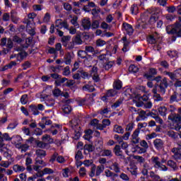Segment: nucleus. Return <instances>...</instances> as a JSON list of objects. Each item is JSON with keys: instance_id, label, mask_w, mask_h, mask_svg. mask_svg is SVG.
<instances>
[{"instance_id": "37", "label": "nucleus", "mask_w": 181, "mask_h": 181, "mask_svg": "<svg viewBox=\"0 0 181 181\" xmlns=\"http://www.w3.org/2000/svg\"><path fill=\"white\" fill-rule=\"evenodd\" d=\"M164 73L166 76H168L170 77V78H171L173 81H175V80H176L177 78V76L175 72L172 73V72L165 71Z\"/></svg>"}, {"instance_id": "52", "label": "nucleus", "mask_w": 181, "mask_h": 181, "mask_svg": "<svg viewBox=\"0 0 181 181\" xmlns=\"http://www.w3.org/2000/svg\"><path fill=\"white\" fill-rule=\"evenodd\" d=\"M121 4H122V0H116L112 6L114 9L119 8V6H121Z\"/></svg>"}, {"instance_id": "32", "label": "nucleus", "mask_w": 181, "mask_h": 181, "mask_svg": "<svg viewBox=\"0 0 181 181\" xmlns=\"http://www.w3.org/2000/svg\"><path fill=\"white\" fill-rule=\"evenodd\" d=\"M83 90L84 91H89V93H93V91H94L95 88H94V86L93 85L88 84V85L84 86L83 87Z\"/></svg>"}, {"instance_id": "42", "label": "nucleus", "mask_w": 181, "mask_h": 181, "mask_svg": "<svg viewBox=\"0 0 181 181\" xmlns=\"http://www.w3.org/2000/svg\"><path fill=\"white\" fill-rule=\"evenodd\" d=\"M0 166H1V168H5L6 169H8V168L11 166V162L2 160L0 162Z\"/></svg>"}, {"instance_id": "31", "label": "nucleus", "mask_w": 181, "mask_h": 181, "mask_svg": "<svg viewBox=\"0 0 181 181\" xmlns=\"http://www.w3.org/2000/svg\"><path fill=\"white\" fill-rule=\"evenodd\" d=\"M62 111L64 114H70L71 112V106L69 105H64L62 106Z\"/></svg>"}, {"instance_id": "55", "label": "nucleus", "mask_w": 181, "mask_h": 181, "mask_svg": "<svg viewBox=\"0 0 181 181\" xmlns=\"http://www.w3.org/2000/svg\"><path fill=\"white\" fill-rule=\"evenodd\" d=\"M84 149L88 152H93V151H94V146L91 144H86L84 146Z\"/></svg>"}, {"instance_id": "51", "label": "nucleus", "mask_w": 181, "mask_h": 181, "mask_svg": "<svg viewBox=\"0 0 181 181\" xmlns=\"http://www.w3.org/2000/svg\"><path fill=\"white\" fill-rule=\"evenodd\" d=\"M168 54L171 57V59H175L177 57V52L176 51H169L168 52Z\"/></svg>"}, {"instance_id": "46", "label": "nucleus", "mask_w": 181, "mask_h": 181, "mask_svg": "<svg viewBox=\"0 0 181 181\" xmlns=\"http://www.w3.org/2000/svg\"><path fill=\"white\" fill-rule=\"evenodd\" d=\"M106 44L105 41L104 40L98 39L96 40V46L98 47H103V46H105Z\"/></svg>"}, {"instance_id": "13", "label": "nucleus", "mask_w": 181, "mask_h": 181, "mask_svg": "<svg viewBox=\"0 0 181 181\" xmlns=\"http://www.w3.org/2000/svg\"><path fill=\"white\" fill-rule=\"evenodd\" d=\"M55 26L56 28H59V29H62V28H64L65 29L69 28V25H67V23L62 20H57L55 22Z\"/></svg>"}, {"instance_id": "22", "label": "nucleus", "mask_w": 181, "mask_h": 181, "mask_svg": "<svg viewBox=\"0 0 181 181\" xmlns=\"http://www.w3.org/2000/svg\"><path fill=\"white\" fill-rule=\"evenodd\" d=\"M180 100L181 95L178 93H174L173 95H171L170 101V103H175V101L177 103V101H180Z\"/></svg>"}, {"instance_id": "19", "label": "nucleus", "mask_w": 181, "mask_h": 181, "mask_svg": "<svg viewBox=\"0 0 181 181\" xmlns=\"http://www.w3.org/2000/svg\"><path fill=\"white\" fill-rule=\"evenodd\" d=\"M158 111L161 117H166V115H168V107H166V106L158 107Z\"/></svg>"}, {"instance_id": "12", "label": "nucleus", "mask_w": 181, "mask_h": 181, "mask_svg": "<svg viewBox=\"0 0 181 181\" xmlns=\"http://www.w3.org/2000/svg\"><path fill=\"white\" fill-rule=\"evenodd\" d=\"M91 100H93V97L91 95H87L86 99H82L78 101V105H86L87 104H91Z\"/></svg>"}, {"instance_id": "39", "label": "nucleus", "mask_w": 181, "mask_h": 181, "mask_svg": "<svg viewBox=\"0 0 181 181\" xmlns=\"http://www.w3.org/2000/svg\"><path fill=\"white\" fill-rule=\"evenodd\" d=\"M139 69H138V66L132 64V65H130L129 67V71L130 73H138L139 71Z\"/></svg>"}, {"instance_id": "56", "label": "nucleus", "mask_w": 181, "mask_h": 181, "mask_svg": "<svg viewBox=\"0 0 181 181\" xmlns=\"http://www.w3.org/2000/svg\"><path fill=\"white\" fill-rule=\"evenodd\" d=\"M119 177L120 179H122V180L129 181V177L128 176V175L124 173L120 174Z\"/></svg>"}, {"instance_id": "21", "label": "nucleus", "mask_w": 181, "mask_h": 181, "mask_svg": "<svg viewBox=\"0 0 181 181\" xmlns=\"http://www.w3.org/2000/svg\"><path fill=\"white\" fill-rule=\"evenodd\" d=\"M43 142H45V144H53L54 140L52 137H50V135L49 134H45L44 136H42V138Z\"/></svg>"}, {"instance_id": "1", "label": "nucleus", "mask_w": 181, "mask_h": 181, "mask_svg": "<svg viewBox=\"0 0 181 181\" xmlns=\"http://www.w3.org/2000/svg\"><path fill=\"white\" fill-rule=\"evenodd\" d=\"M167 135L171 139H174V148H172L171 151L173 153V158L175 160H181V141H177L179 139V133L175 132L173 130L167 131Z\"/></svg>"}, {"instance_id": "64", "label": "nucleus", "mask_w": 181, "mask_h": 181, "mask_svg": "<svg viewBox=\"0 0 181 181\" xmlns=\"http://www.w3.org/2000/svg\"><path fill=\"white\" fill-rule=\"evenodd\" d=\"M50 21V14L49 13H47L44 18H43V22H45V23H47V22Z\"/></svg>"}, {"instance_id": "62", "label": "nucleus", "mask_w": 181, "mask_h": 181, "mask_svg": "<svg viewBox=\"0 0 181 181\" xmlns=\"http://www.w3.org/2000/svg\"><path fill=\"white\" fill-rule=\"evenodd\" d=\"M140 145L142 146V148H144L145 149H148L149 148V146L148 145V142L145 140H141L140 141Z\"/></svg>"}, {"instance_id": "61", "label": "nucleus", "mask_w": 181, "mask_h": 181, "mask_svg": "<svg viewBox=\"0 0 181 181\" xmlns=\"http://www.w3.org/2000/svg\"><path fill=\"white\" fill-rule=\"evenodd\" d=\"M75 159L76 160H80L81 159H83V153H81V151H78L76 156H75Z\"/></svg>"}, {"instance_id": "45", "label": "nucleus", "mask_w": 181, "mask_h": 181, "mask_svg": "<svg viewBox=\"0 0 181 181\" xmlns=\"http://www.w3.org/2000/svg\"><path fill=\"white\" fill-rule=\"evenodd\" d=\"M52 94L54 97H60V95H62V90L57 88H55L52 91Z\"/></svg>"}, {"instance_id": "36", "label": "nucleus", "mask_w": 181, "mask_h": 181, "mask_svg": "<svg viewBox=\"0 0 181 181\" xmlns=\"http://www.w3.org/2000/svg\"><path fill=\"white\" fill-rule=\"evenodd\" d=\"M114 152L117 156H121L122 155V151H121V147L116 145L114 148Z\"/></svg>"}, {"instance_id": "5", "label": "nucleus", "mask_w": 181, "mask_h": 181, "mask_svg": "<svg viewBox=\"0 0 181 181\" xmlns=\"http://www.w3.org/2000/svg\"><path fill=\"white\" fill-rule=\"evenodd\" d=\"M0 151L1 153H3L4 156L8 157L11 153V146L9 145L4 144L3 146L1 147Z\"/></svg>"}, {"instance_id": "27", "label": "nucleus", "mask_w": 181, "mask_h": 181, "mask_svg": "<svg viewBox=\"0 0 181 181\" xmlns=\"http://www.w3.org/2000/svg\"><path fill=\"white\" fill-rule=\"evenodd\" d=\"M11 139L13 140V144H15L16 147V145L19 144V142L22 141V137H21V136L19 135H16V136H13L11 137Z\"/></svg>"}, {"instance_id": "11", "label": "nucleus", "mask_w": 181, "mask_h": 181, "mask_svg": "<svg viewBox=\"0 0 181 181\" xmlns=\"http://www.w3.org/2000/svg\"><path fill=\"white\" fill-rule=\"evenodd\" d=\"M139 129H136L132 135V142L133 144H139Z\"/></svg>"}, {"instance_id": "58", "label": "nucleus", "mask_w": 181, "mask_h": 181, "mask_svg": "<svg viewBox=\"0 0 181 181\" xmlns=\"http://www.w3.org/2000/svg\"><path fill=\"white\" fill-rule=\"evenodd\" d=\"M103 156H109V158H111V156H112V152L111 151V150H104Z\"/></svg>"}, {"instance_id": "49", "label": "nucleus", "mask_w": 181, "mask_h": 181, "mask_svg": "<svg viewBox=\"0 0 181 181\" xmlns=\"http://www.w3.org/2000/svg\"><path fill=\"white\" fill-rule=\"evenodd\" d=\"M33 170H35V172H37V174L36 175V177H37V176L40 175V172H42V171H40V169H42V166L37 165L36 164L35 165H33Z\"/></svg>"}, {"instance_id": "29", "label": "nucleus", "mask_w": 181, "mask_h": 181, "mask_svg": "<svg viewBox=\"0 0 181 181\" xmlns=\"http://www.w3.org/2000/svg\"><path fill=\"white\" fill-rule=\"evenodd\" d=\"M113 88L114 89L112 90H121V88H122V82H121V81H115V83H113Z\"/></svg>"}, {"instance_id": "26", "label": "nucleus", "mask_w": 181, "mask_h": 181, "mask_svg": "<svg viewBox=\"0 0 181 181\" xmlns=\"http://www.w3.org/2000/svg\"><path fill=\"white\" fill-rule=\"evenodd\" d=\"M113 132H116L117 134H124V129L122 127L115 124L113 128Z\"/></svg>"}, {"instance_id": "18", "label": "nucleus", "mask_w": 181, "mask_h": 181, "mask_svg": "<svg viewBox=\"0 0 181 181\" xmlns=\"http://www.w3.org/2000/svg\"><path fill=\"white\" fill-rule=\"evenodd\" d=\"M82 26L85 30H88V29L91 28V21H90L88 18L83 19L82 21Z\"/></svg>"}, {"instance_id": "3", "label": "nucleus", "mask_w": 181, "mask_h": 181, "mask_svg": "<svg viewBox=\"0 0 181 181\" xmlns=\"http://www.w3.org/2000/svg\"><path fill=\"white\" fill-rule=\"evenodd\" d=\"M151 163L156 169H159L163 172H166V170H168V167L165 165H162L160 159H159V157L158 156H153L151 158Z\"/></svg>"}, {"instance_id": "48", "label": "nucleus", "mask_w": 181, "mask_h": 181, "mask_svg": "<svg viewBox=\"0 0 181 181\" xmlns=\"http://www.w3.org/2000/svg\"><path fill=\"white\" fill-rule=\"evenodd\" d=\"M78 56L79 57H81V59H86L85 62L87 60V57H86V56H87V54L86 53L85 51H79L78 52Z\"/></svg>"}, {"instance_id": "24", "label": "nucleus", "mask_w": 181, "mask_h": 181, "mask_svg": "<svg viewBox=\"0 0 181 181\" xmlns=\"http://www.w3.org/2000/svg\"><path fill=\"white\" fill-rule=\"evenodd\" d=\"M170 33H173V35H177V36L181 37V28L180 27L177 26L171 30Z\"/></svg>"}, {"instance_id": "50", "label": "nucleus", "mask_w": 181, "mask_h": 181, "mask_svg": "<svg viewBox=\"0 0 181 181\" xmlns=\"http://www.w3.org/2000/svg\"><path fill=\"white\" fill-rule=\"evenodd\" d=\"M74 42L76 43V45H81V43H83L81 37H80V35H76L74 39Z\"/></svg>"}, {"instance_id": "38", "label": "nucleus", "mask_w": 181, "mask_h": 181, "mask_svg": "<svg viewBox=\"0 0 181 181\" xmlns=\"http://www.w3.org/2000/svg\"><path fill=\"white\" fill-rule=\"evenodd\" d=\"M104 165H98L96 168V176H100L104 172Z\"/></svg>"}, {"instance_id": "4", "label": "nucleus", "mask_w": 181, "mask_h": 181, "mask_svg": "<svg viewBox=\"0 0 181 181\" xmlns=\"http://www.w3.org/2000/svg\"><path fill=\"white\" fill-rule=\"evenodd\" d=\"M47 95H41L40 96V101L43 102L45 101V104L47 105V107H53V105H54V99H47Z\"/></svg>"}, {"instance_id": "9", "label": "nucleus", "mask_w": 181, "mask_h": 181, "mask_svg": "<svg viewBox=\"0 0 181 181\" xmlns=\"http://www.w3.org/2000/svg\"><path fill=\"white\" fill-rule=\"evenodd\" d=\"M90 76L93 77L94 81H98L100 77L98 76V69L96 66H93L90 71Z\"/></svg>"}, {"instance_id": "47", "label": "nucleus", "mask_w": 181, "mask_h": 181, "mask_svg": "<svg viewBox=\"0 0 181 181\" xmlns=\"http://www.w3.org/2000/svg\"><path fill=\"white\" fill-rule=\"evenodd\" d=\"M18 127V122H14L13 123H10L8 126L7 127V129H11V131L13 129H15Z\"/></svg>"}, {"instance_id": "17", "label": "nucleus", "mask_w": 181, "mask_h": 181, "mask_svg": "<svg viewBox=\"0 0 181 181\" xmlns=\"http://www.w3.org/2000/svg\"><path fill=\"white\" fill-rule=\"evenodd\" d=\"M25 167L23 165H20L18 164H16L13 166V170L16 172V173H21V172H25Z\"/></svg>"}, {"instance_id": "15", "label": "nucleus", "mask_w": 181, "mask_h": 181, "mask_svg": "<svg viewBox=\"0 0 181 181\" xmlns=\"http://www.w3.org/2000/svg\"><path fill=\"white\" fill-rule=\"evenodd\" d=\"M110 170H114L116 173H119L121 172V168L119 167V163L117 162L113 163L110 167Z\"/></svg>"}, {"instance_id": "10", "label": "nucleus", "mask_w": 181, "mask_h": 181, "mask_svg": "<svg viewBox=\"0 0 181 181\" xmlns=\"http://www.w3.org/2000/svg\"><path fill=\"white\" fill-rule=\"evenodd\" d=\"M40 175H37V177H43L45 175H53L54 173V170L52 168H45L43 169L42 172H40Z\"/></svg>"}, {"instance_id": "41", "label": "nucleus", "mask_w": 181, "mask_h": 181, "mask_svg": "<svg viewBox=\"0 0 181 181\" xmlns=\"http://www.w3.org/2000/svg\"><path fill=\"white\" fill-rule=\"evenodd\" d=\"M147 42L151 45H155V43H156V37H155V35H150L147 38Z\"/></svg>"}, {"instance_id": "57", "label": "nucleus", "mask_w": 181, "mask_h": 181, "mask_svg": "<svg viewBox=\"0 0 181 181\" xmlns=\"http://www.w3.org/2000/svg\"><path fill=\"white\" fill-rule=\"evenodd\" d=\"M110 124H111V122H110V119H103V127L100 128H102V129H103V128H105V127H108V125H110Z\"/></svg>"}, {"instance_id": "7", "label": "nucleus", "mask_w": 181, "mask_h": 181, "mask_svg": "<svg viewBox=\"0 0 181 181\" xmlns=\"http://www.w3.org/2000/svg\"><path fill=\"white\" fill-rule=\"evenodd\" d=\"M168 121H171V122H180L181 116L179 114L171 113L168 116Z\"/></svg>"}, {"instance_id": "60", "label": "nucleus", "mask_w": 181, "mask_h": 181, "mask_svg": "<svg viewBox=\"0 0 181 181\" xmlns=\"http://www.w3.org/2000/svg\"><path fill=\"white\" fill-rule=\"evenodd\" d=\"M85 52L86 53H93L94 52V47L91 46H86L85 47Z\"/></svg>"}, {"instance_id": "6", "label": "nucleus", "mask_w": 181, "mask_h": 181, "mask_svg": "<svg viewBox=\"0 0 181 181\" xmlns=\"http://www.w3.org/2000/svg\"><path fill=\"white\" fill-rule=\"evenodd\" d=\"M123 30L129 36L134 33V28H132V25L127 23H123Z\"/></svg>"}, {"instance_id": "2", "label": "nucleus", "mask_w": 181, "mask_h": 181, "mask_svg": "<svg viewBox=\"0 0 181 181\" xmlns=\"http://www.w3.org/2000/svg\"><path fill=\"white\" fill-rule=\"evenodd\" d=\"M160 12H162L160 11V9H159L158 8H153L151 9V12L146 11L144 13V14L141 15V19L142 22H146V21H148V14L151 13L152 16L150 17L148 23L151 25H153V23H155V22H156V21H158V19H159V16H158V14L160 13Z\"/></svg>"}, {"instance_id": "16", "label": "nucleus", "mask_w": 181, "mask_h": 181, "mask_svg": "<svg viewBox=\"0 0 181 181\" xmlns=\"http://www.w3.org/2000/svg\"><path fill=\"white\" fill-rule=\"evenodd\" d=\"M13 57H16L17 62H22V60L26 57V53L25 52H20L18 54L11 56V59H13Z\"/></svg>"}, {"instance_id": "54", "label": "nucleus", "mask_w": 181, "mask_h": 181, "mask_svg": "<svg viewBox=\"0 0 181 181\" xmlns=\"http://www.w3.org/2000/svg\"><path fill=\"white\" fill-rule=\"evenodd\" d=\"M131 11H132V15H136L138 13V6L134 4L131 7Z\"/></svg>"}, {"instance_id": "34", "label": "nucleus", "mask_w": 181, "mask_h": 181, "mask_svg": "<svg viewBox=\"0 0 181 181\" xmlns=\"http://www.w3.org/2000/svg\"><path fill=\"white\" fill-rule=\"evenodd\" d=\"M105 174L107 177H117V176H118V175L112 173L110 170H105Z\"/></svg>"}, {"instance_id": "35", "label": "nucleus", "mask_w": 181, "mask_h": 181, "mask_svg": "<svg viewBox=\"0 0 181 181\" xmlns=\"http://www.w3.org/2000/svg\"><path fill=\"white\" fill-rule=\"evenodd\" d=\"M35 153L38 158H45L46 156V151L42 149L37 150Z\"/></svg>"}, {"instance_id": "20", "label": "nucleus", "mask_w": 181, "mask_h": 181, "mask_svg": "<svg viewBox=\"0 0 181 181\" xmlns=\"http://www.w3.org/2000/svg\"><path fill=\"white\" fill-rule=\"evenodd\" d=\"M153 144L157 149H162V146H163V141L160 139L154 140Z\"/></svg>"}, {"instance_id": "25", "label": "nucleus", "mask_w": 181, "mask_h": 181, "mask_svg": "<svg viewBox=\"0 0 181 181\" xmlns=\"http://www.w3.org/2000/svg\"><path fill=\"white\" fill-rule=\"evenodd\" d=\"M29 108L31 111V112L33 113V115H39L40 112L39 110L37 109V106L34 105H31L29 106Z\"/></svg>"}, {"instance_id": "33", "label": "nucleus", "mask_w": 181, "mask_h": 181, "mask_svg": "<svg viewBox=\"0 0 181 181\" xmlns=\"http://www.w3.org/2000/svg\"><path fill=\"white\" fill-rule=\"evenodd\" d=\"M115 64V62H114V61H110V62H106L103 65V67L106 70H110V69H112V67L114 66Z\"/></svg>"}, {"instance_id": "28", "label": "nucleus", "mask_w": 181, "mask_h": 181, "mask_svg": "<svg viewBox=\"0 0 181 181\" xmlns=\"http://www.w3.org/2000/svg\"><path fill=\"white\" fill-rule=\"evenodd\" d=\"M146 148H141L139 146H136L134 148H133L132 152H136L137 153H145L146 152Z\"/></svg>"}, {"instance_id": "30", "label": "nucleus", "mask_w": 181, "mask_h": 181, "mask_svg": "<svg viewBox=\"0 0 181 181\" xmlns=\"http://www.w3.org/2000/svg\"><path fill=\"white\" fill-rule=\"evenodd\" d=\"M16 148H20L21 152L23 153L26 152V151L29 149V146H28L27 144L23 146L22 144H16Z\"/></svg>"}, {"instance_id": "40", "label": "nucleus", "mask_w": 181, "mask_h": 181, "mask_svg": "<svg viewBox=\"0 0 181 181\" xmlns=\"http://www.w3.org/2000/svg\"><path fill=\"white\" fill-rule=\"evenodd\" d=\"M20 101L21 104H23V105L28 104V95L26 94L23 95L20 99Z\"/></svg>"}, {"instance_id": "23", "label": "nucleus", "mask_w": 181, "mask_h": 181, "mask_svg": "<svg viewBox=\"0 0 181 181\" xmlns=\"http://www.w3.org/2000/svg\"><path fill=\"white\" fill-rule=\"evenodd\" d=\"M124 47L122 48L123 52H128V46H129V41L127 40V37H123L122 39Z\"/></svg>"}, {"instance_id": "63", "label": "nucleus", "mask_w": 181, "mask_h": 181, "mask_svg": "<svg viewBox=\"0 0 181 181\" xmlns=\"http://www.w3.org/2000/svg\"><path fill=\"white\" fill-rule=\"evenodd\" d=\"M63 177H69V173H70V168H65L63 169Z\"/></svg>"}, {"instance_id": "14", "label": "nucleus", "mask_w": 181, "mask_h": 181, "mask_svg": "<svg viewBox=\"0 0 181 181\" xmlns=\"http://www.w3.org/2000/svg\"><path fill=\"white\" fill-rule=\"evenodd\" d=\"M157 74L158 71H156V69L154 68H151L149 69V73L145 74L144 77H146V78H148V80H151L153 76H156Z\"/></svg>"}, {"instance_id": "44", "label": "nucleus", "mask_w": 181, "mask_h": 181, "mask_svg": "<svg viewBox=\"0 0 181 181\" xmlns=\"http://www.w3.org/2000/svg\"><path fill=\"white\" fill-rule=\"evenodd\" d=\"M168 165L170 166V168H172L174 170H176L177 168V165H176V163L175 161L170 160L168 161Z\"/></svg>"}, {"instance_id": "8", "label": "nucleus", "mask_w": 181, "mask_h": 181, "mask_svg": "<svg viewBox=\"0 0 181 181\" xmlns=\"http://www.w3.org/2000/svg\"><path fill=\"white\" fill-rule=\"evenodd\" d=\"M116 94L117 90L110 89L107 92L106 95H104L101 98V100L102 101L105 102L108 101L109 97H114V95H116Z\"/></svg>"}, {"instance_id": "43", "label": "nucleus", "mask_w": 181, "mask_h": 181, "mask_svg": "<svg viewBox=\"0 0 181 181\" xmlns=\"http://www.w3.org/2000/svg\"><path fill=\"white\" fill-rule=\"evenodd\" d=\"M90 125L92 127H96V128H98V129H103V128H101L98 126V119H94L91 120Z\"/></svg>"}, {"instance_id": "53", "label": "nucleus", "mask_w": 181, "mask_h": 181, "mask_svg": "<svg viewBox=\"0 0 181 181\" xmlns=\"http://www.w3.org/2000/svg\"><path fill=\"white\" fill-rule=\"evenodd\" d=\"M48 53H49L50 54H54V59L57 57V51L53 47H50L48 49Z\"/></svg>"}, {"instance_id": "59", "label": "nucleus", "mask_w": 181, "mask_h": 181, "mask_svg": "<svg viewBox=\"0 0 181 181\" xmlns=\"http://www.w3.org/2000/svg\"><path fill=\"white\" fill-rule=\"evenodd\" d=\"M92 29H97L100 28V22L98 21H94L91 25Z\"/></svg>"}]
</instances>
